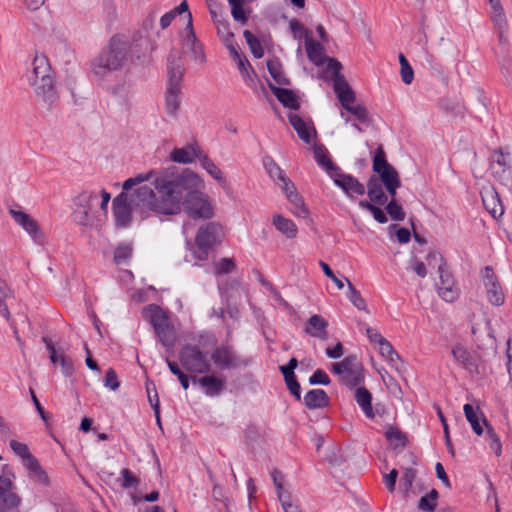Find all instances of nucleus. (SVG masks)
<instances>
[{
	"label": "nucleus",
	"mask_w": 512,
	"mask_h": 512,
	"mask_svg": "<svg viewBox=\"0 0 512 512\" xmlns=\"http://www.w3.org/2000/svg\"><path fill=\"white\" fill-rule=\"evenodd\" d=\"M153 184L156 193L147 185L138 191L136 201L146 202L153 212L163 215H176L184 211L193 219H209L213 207L208 197L198 191L200 179L190 169L177 171L175 167L156 173Z\"/></svg>",
	"instance_id": "obj_1"
},
{
	"label": "nucleus",
	"mask_w": 512,
	"mask_h": 512,
	"mask_svg": "<svg viewBox=\"0 0 512 512\" xmlns=\"http://www.w3.org/2000/svg\"><path fill=\"white\" fill-rule=\"evenodd\" d=\"M129 53V43L118 35L113 36L107 47L91 61L93 74L103 79L108 74L122 69L128 61Z\"/></svg>",
	"instance_id": "obj_2"
},
{
	"label": "nucleus",
	"mask_w": 512,
	"mask_h": 512,
	"mask_svg": "<svg viewBox=\"0 0 512 512\" xmlns=\"http://www.w3.org/2000/svg\"><path fill=\"white\" fill-rule=\"evenodd\" d=\"M184 66L180 53L171 50L167 57L168 81L165 90L164 109L167 115L176 117L182 100Z\"/></svg>",
	"instance_id": "obj_3"
},
{
	"label": "nucleus",
	"mask_w": 512,
	"mask_h": 512,
	"mask_svg": "<svg viewBox=\"0 0 512 512\" xmlns=\"http://www.w3.org/2000/svg\"><path fill=\"white\" fill-rule=\"evenodd\" d=\"M143 316L152 325L161 344L166 348L173 347L175 343L174 329L163 309L156 304H150L143 309Z\"/></svg>",
	"instance_id": "obj_4"
},
{
	"label": "nucleus",
	"mask_w": 512,
	"mask_h": 512,
	"mask_svg": "<svg viewBox=\"0 0 512 512\" xmlns=\"http://www.w3.org/2000/svg\"><path fill=\"white\" fill-rule=\"evenodd\" d=\"M222 241V226L216 222H207L199 227L195 237L194 257L207 260L209 253Z\"/></svg>",
	"instance_id": "obj_5"
},
{
	"label": "nucleus",
	"mask_w": 512,
	"mask_h": 512,
	"mask_svg": "<svg viewBox=\"0 0 512 512\" xmlns=\"http://www.w3.org/2000/svg\"><path fill=\"white\" fill-rule=\"evenodd\" d=\"M141 187L137 188L130 197L125 192H122L113 199V215L117 227H128L131 223L132 212L138 208H146L153 211L146 202L137 203V194Z\"/></svg>",
	"instance_id": "obj_6"
},
{
	"label": "nucleus",
	"mask_w": 512,
	"mask_h": 512,
	"mask_svg": "<svg viewBox=\"0 0 512 512\" xmlns=\"http://www.w3.org/2000/svg\"><path fill=\"white\" fill-rule=\"evenodd\" d=\"M178 358L181 366L189 373L207 374L212 370L208 353L202 351L198 345L183 346Z\"/></svg>",
	"instance_id": "obj_7"
},
{
	"label": "nucleus",
	"mask_w": 512,
	"mask_h": 512,
	"mask_svg": "<svg viewBox=\"0 0 512 512\" xmlns=\"http://www.w3.org/2000/svg\"><path fill=\"white\" fill-rule=\"evenodd\" d=\"M336 86V95L343 109L351 113L361 124L370 125L371 118L367 108L361 104L353 105L356 96L349 83L341 80Z\"/></svg>",
	"instance_id": "obj_8"
},
{
	"label": "nucleus",
	"mask_w": 512,
	"mask_h": 512,
	"mask_svg": "<svg viewBox=\"0 0 512 512\" xmlns=\"http://www.w3.org/2000/svg\"><path fill=\"white\" fill-rule=\"evenodd\" d=\"M209 360L213 361L219 369H232L248 365V361L242 360L229 345L215 347L210 354Z\"/></svg>",
	"instance_id": "obj_9"
},
{
	"label": "nucleus",
	"mask_w": 512,
	"mask_h": 512,
	"mask_svg": "<svg viewBox=\"0 0 512 512\" xmlns=\"http://www.w3.org/2000/svg\"><path fill=\"white\" fill-rule=\"evenodd\" d=\"M15 485L8 475H0V512L18 509L22 498L15 491Z\"/></svg>",
	"instance_id": "obj_10"
},
{
	"label": "nucleus",
	"mask_w": 512,
	"mask_h": 512,
	"mask_svg": "<svg viewBox=\"0 0 512 512\" xmlns=\"http://www.w3.org/2000/svg\"><path fill=\"white\" fill-rule=\"evenodd\" d=\"M509 154L501 149L495 150L491 157L490 169L496 179L505 186H512V167L508 161Z\"/></svg>",
	"instance_id": "obj_11"
},
{
	"label": "nucleus",
	"mask_w": 512,
	"mask_h": 512,
	"mask_svg": "<svg viewBox=\"0 0 512 512\" xmlns=\"http://www.w3.org/2000/svg\"><path fill=\"white\" fill-rule=\"evenodd\" d=\"M30 86L33 87L37 100L43 102L48 109H52V107L58 102L59 93L56 87L55 77L40 80L36 83L32 82Z\"/></svg>",
	"instance_id": "obj_12"
},
{
	"label": "nucleus",
	"mask_w": 512,
	"mask_h": 512,
	"mask_svg": "<svg viewBox=\"0 0 512 512\" xmlns=\"http://www.w3.org/2000/svg\"><path fill=\"white\" fill-rule=\"evenodd\" d=\"M481 275L489 302L495 306L502 305L504 303V293L492 267H484Z\"/></svg>",
	"instance_id": "obj_13"
},
{
	"label": "nucleus",
	"mask_w": 512,
	"mask_h": 512,
	"mask_svg": "<svg viewBox=\"0 0 512 512\" xmlns=\"http://www.w3.org/2000/svg\"><path fill=\"white\" fill-rule=\"evenodd\" d=\"M9 213L14 221L20 225L36 243H43L44 235L36 220H34L29 214L15 208H10Z\"/></svg>",
	"instance_id": "obj_14"
},
{
	"label": "nucleus",
	"mask_w": 512,
	"mask_h": 512,
	"mask_svg": "<svg viewBox=\"0 0 512 512\" xmlns=\"http://www.w3.org/2000/svg\"><path fill=\"white\" fill-rule=\"evenodd\" d=\"M332 179L349 198H353L354 195L362 196L365 194V186L356 177L343 173L341 169L332 176Z\"/></svg>",
	"instance_id": "obj_15"
},
{
	"label": "nucleus",
	"mask_w": 512,
	"mask_h": 512,
	"mask_svg": "<svg viewBox=\"0 0 512 512\" xmlns=\"http://www.w3.org/2000/svg\"><path fill=\"white\" fill-rule=\"evenodd\" d=\"M451 352L454 359L471 375H480L482 373L479 357L473 355L466 348L461 345H455Z\"/></svg>",
	"instance_id": "obj_16"
},
{
	"label": "nucleus",
	"mask_w": 512,
	"mask_h": 512,
	"mask_svg": "<svg viewBox=\"0 0 512 512\" xmlns=\"http://www.w3.org/2000/svg\"><path fill=\"white\" fill-rule=\"evenodd\" d=\"M444 266L445 263H440L438 266L440 276V283L437 285L438 294L446 302H453L458 297V291L452 275L444 269Z\"/></svg>",
	"instance_id": "obj_17"
},
{
	"label": "nucleus",
	"mask_w": 512,
	"mask_h": 512,
	"mask_svg": "<svg viewBox=\"0 0 512 512\" xmlns=\"http://www.w3.org/2000/svg\"><path fill=\"white\" fill-rule=\"evenodd\" d=\"M194 384H199L203 392L209 397L219 396L225 389V380L214 375H205L203 377L192 376Z\"/></svg>",
	"instance_id": "obj_18"
},
{
	"label": "nucleus",
	"mask_w": 512,
	"mask_h": 512,
	"mask_svg": "<svg viewBox=\"0 0 512 512\" xmlns=\"http://www.w3.org/2000/svg\"><path fill=\"white\" fill-rule=\"evenodd\" d=\"M54 73L52 72L51 66L46 56L40 55L35 56L32 62V70L28 74V82L31 85L32 82H39L40 80L53 78Z\"/></svg>",
	"instance_id": "obj_19"
},
{
	"label": "nucleus",
	"mask_w": 512,
	"mask_h": 512,
	"mask_svg": "<svg viewBox=\"0 0 512 512\" xmlns=\"http://www.w3.org/2000/svg\"><path fill=\"white\" fill-rule=\"evenodd\" d=\"M203 153L198 143L194 142L182 148H174L170 153V159L176 163L190 164L195 159L200 160Z\"/></svg>",
	"instance_id": "obj_20"
},
{
	"label": "nucleus",
	"mask_w": 512,
	"mask_h": 512,
	"mask_svg": "<svg viewBox=\"0 0 512 512\" xmlns=\"http://www.w3.org/2000/svg\"><path fill=\"white\" fill-rule=\"evenodd\" d=\"M372 169L381 179L387 175L398 173L397 170L387 161L386 153L382 145H379L374 151Z\"/></svg>",
	"instance_id": "obj_21"
},
{
	"label": "nucleus",
	"mask_w": 512,
	"mask_h": 512,
	"mask_svg": "<svg viewBox=\"0 0 512 512\" xmlns=\"http://www.w3.org/2000/svg\"><path fill=\"white\" fill-rule=\"evenodd\" d=\"M367 194L370 203H375L378 206H383L388 201V196L383 191V183L381 178L372 175L367 181Z\"/></svg>",
	"instance_id": "obj_22"
},
{
	"label": "nucleus",
	"mask_w": 512,
	"mask_h": 512,
	"mask_svg": "<svg viewBox=\"0 0 512 512\" xmlns=\"http://www.w3.org/2000/svg\"><path fill=\"white\" fill-rule=\"evenodd\" d=\"M268 86L273 93V95L278 99V101L286 108L292 109V110H299L300 109V103L298 100V97L295 95V93L286 88L275 86L273 83L268 81Z\"/></svg>",
	"instance_id": "obj_23"
},
{
	"label": "nucleus",
	"mask_w": 512,
	"mask_h": 512,
	"mask_svg": "<svg viewBox=\"0 0 512 512\" xmlns=\"http://www.w3.org/2000/svg\"><path fill=\"white\" fill-rule=\"evenodd\" d=\"M305 48L308 59L314 65H324L327 59V56L324 55V48L319 42L313 40L310 31H306Z\"/></svg>",
	"instance_id": "obj_24"
},
{
	"label": "nucleus",
	"mask_w": 512,
	"mask_h": 512,
	"mask_svg": "<svg viewBox=\"0 0 512 512\" xmlns=\"http://www.w3.org/2000/svg\"><path fill=\"white\" fill-rule=\"evenodd\" d=\"M314 158L317 164L324 169L327 174L332 176L340 169L329 156V152L326 147L322 144H316L313 147Z\"/></svg>",
	"instance_id": "obj_25"
},
{
	"label": "nucleus",
	"mask_w": 512,
	"mask_h": 512,
	"mask_svg": "<svg viewBox=\"0 0 512 512\" xmlns=\"http://www.w3.org/2000/svg\"><path fill=\"white\" fill-rule=\"evenodd\" d=\"M482 202L486 211L495 219L501 217L504 213V207L501 203L498 193L492 189L482 194Z\"/></svg>",
	"instance_id": "obj_26"
},
{
	"label": "nucleus",
	"mask_w": 512,
	"mask_h": 512,
	"mask_svg": "<svg viewBox=\"0 0 512 512\" xmlns=\"http://www.w3.org/2000/svg\"><path fill=\"white\" fill-rule=\"evenodd\" d=\"M186 29L189 30L186 44L190 47L191 58L199 63H204L206 61V58L203 46L197 40L196 35L194 33L191 13H189V22L187 24Z\"/></svg>",
	"instance_id": "obj_27"
},
{
	"label": "nucleus",
	"mask_w": 512,
	"mask_h": 512,
	"mask_svg": "<svg viewBox=\"0 0 512 512\" xmlns=\"http://www.w3.org/2000/svg\"><path fill=\"white\" fill-rule=\"evenodd\" d=\"M328 321L322 316L314 314L309 319L305 326V332L316 338L327 339Z\"/></svg>",
	"instance_id": "obj_28"
},
{
	"label": "nucleus",
	"mask_w": 512,
	"mask_h": 512,
	"mask_svg": "<svg viewBox=\"0 0 512 512\" xmlns=\"http://www.w3.org/2000/svg\"><path fill=\"white\" fill-rule=\"evenodd\" d=\"M23 465L29 471V476L40 484L47 485L49 480L39 461L30 453L22 459Z\"/></svg>",
	"instance_id": "obj_29"
},
{
	"label": "nucleus",
	"mask_w": 512,
	"mask_h": 512,
	"mask_svg": "<svg viewBox=\"0 0 512 512\" xmlns=\"http://www.w3.org/2000/svg\"><path fill=\"white\" fill-rule=\"evenodd\" d=\"M272 224L278 232L288 239H294L297 237L298 228L291 219L280 214H275L272 218Z\"/></svg>",
	"instance_id": "obj_30"
},
{
	"label": "nucleus",
	"mask_w": 512,
	"mask_h": 512,
	"mask_svg": "<svg viewBox=\"0 0 512 512\" xmlns=\"http://www.w3.org/2000/svg\"><path fill=\"white\" fill-rule=\"evenodd\" d=\"M304 404L311 410L325 408L329 405V397L323 389H312L304 396Z\"/></svg>",
	"instance_id": "obj_31"
},
{
	"label": "nucleus",
	"mask_w": 512,
	"mask_h": 512,
	"mask_svg": "<svg viewBox=\"0 0 512 512\" xmlns=\"http://www.w3.org/2000/svg\"><path fill=\"white\" fill-rule=\"evenodd\" d=\"M355 400L361 407L367 418H374L375 413L372 408V395L365 387H358L355 391Z\"/></svg>",
	"instance_id": "obj_32"
},
{
	"label": "nucleus",
	"mask_w": 512,
	"mask_h": 512,
	"mask_svg": "<svg viewBox=\"0 0 512 512\" xmlns=\"http://www.w3.org/2000/svg\"><path fill=\"white\" fill-rule=\"evenodd\" d=\"M364 369L361 363H357L349 372L341 377L342 383L353 389L364 382Z\"/></svg>",
	"instance_id": "obj_33"
},
{
	"label": "nucleus",
	"mask_w": 512,
	"mask_h": 512,
	"mask_svg": "<svg viewBox=\"0 0 512 512\" xmlns=\"http://www.w3.org/2000/svg\"><path fill=\"white\" fill-rule=\"evenodd\" d=\"M201 166L207 171V173L213 177L219 185L222 187H225L227 184L226 178L223 176L222 171L220 168L209 158L208 155L203 153V155L200 156L199 160Z\"/></svg>",
	"instance_id": "obj_34"
},
{
	"label": "nucleus",
	"mask_w": 512,
	"mask_h": 512,
	"mask_svg": "<svg viewBox=\"0 0 512 512\" xmlns=\"http://www.w3.org/2000/svg\"><path fill=\"white\" fill-rule=\"evenodd\" d=\"M463 410L465 417L467 421L471 424L473 431L477 435H481L483 433V427L480 423V420H482V412L479 410V408L475 410L471 404H465Z\"/></svg>",
	"instance_id": "obj_35"
},
{
	"label": "nucleus",
	"mask_w": 512,
	"mask_h": 512,
	"mask_svg": "<svg viewBox=\"0 0 512 512\" xmlns=\"http://www.w3.org/2000/svg\"><path fill=\"white\" fill-rule=\"evenodd\" d=\"M289 123L294 128V130L297 132L298 137L304 141L305 143L311 142V135L310 132L304 122V120L297 114L290 113L288 115Z\"/></svg>",
	"instance_id": "obj_36"
},
{
	"label": "nucleus",
	"mask_w": 512,
	"mask_h": 512,
	"mask_svg": "<svg viewBox=\"0 0 512 512\" xmlns=\"http://www.w3.org/2000/svg\"><path fill=\"white\" fill-rule=\"evenodd\" d=\"M385 437L393 449L404 448L408 442L405 433L393 426H389L386 430Z\"/></svg>",
	"instance_id": "obj_37"
},
{
	"label": "nucleus",
	"mask_w": 512,
	"mask_h": 512,
	"mask_svg": "<svg viewBox=\"0 0 512 512\" xmlns=\"http://www.w3.org/2000/svg\"><path fill=\"white\" fill-rule=\"evenodd\" d=\"M491 18L495 27L497 28L499 41H506L504 33L506 32L507 29V20L502 7L497 8V6H494V11L492 12Z\"/></svg>",
	"instance_id": "obj_38"
},
{
	"label": "nucleus",
	"mask_w": 512,
	"mask_h": 512,
	"mask_svg": "<svg viewBox=\"0 0 512 512\" xmlns=\"http://www.w3.org/2000/svg\"><path fill=\"white\" fill-rule=\"evenodd\" d=\"M358 363L356 355H348L341 362L333 363L331 365V372L340 376H344Z\"/></svg>",
	"instance_id": "obj_39"
},
{
	"label": "nucleus",
	"mask_w": 512,
	"mask_h": 512,
	"mask_svg": "<svg viewBox=\"0 0 512 512\" xmlns=\"http://www.w3.org/2000/svg\"><path fill=\"white\" fill-rule=\"evenodd\" d=\"M12 296V290L8 286L7 282L0 276V314L7 320L10 321V311L7 306V298Z\"/></svg>",
	"instance_id": "obj_40"
},
{
	"label": "nucleus",
	"mask_w": 512,
	"mask_h": 512,
	"mask_svg": "<svg viewBox=\"0 0 512 512\" xmlns=\"http://www.w3.org/2000/svg\"><path fill=\"white\" fill-rule=\"evenodd\" d=\"M228 3L231 6V14L234 20L245 25L248 22L249 12H246L244 9V1L228 0Z\"/></svg>",
	"instance_id": "obj_41"
},
{
	"label": "nucleus",
	"mask_w": 512,
	"mask_h": 512,
	"mask_svg": "<svg viewBox=\"0 0 512 512\" xmlns=\"http://www.w3.org/2000/svg\"><path fill=\"white\" fill-rule=\"evenodd\" d=\"M267 69L271 77L279 84L289 86L290 80L283 74L281 70V64L277 60H268Z\"/></svg>",
	"instance_id": "obj_42"
},
{
	"label": "nucleus",
	"mask_w": 512,
	"mask_h": 512,
	"mask_svg": "<svg viewBox=\"0 0 512 512\" xmlns=\"http://www.w3.org/2000/svg\"><path fill=\"white\" fill-rule=\"evenodd\" d=\"M288 201L293 205L292 213L299 218H306L309 215V210L306 207L302 196L296 192L287 197Z\"/></svg>",
	"instance_id": "obj_43"
},
{
	"label": "nucleus",
	"mask_w": 512,
	"mask_h": 512,
	"mask_svg": "<svg viewBox=\"0 0 512 512\" xmlns=\"http://www.w3.org/2000/svg\"><path fill=\"white\" fill-rule=\"evenodd\" d=\"M438 497V491L436 489H432L428 494L420 498L418 502V509L423 512H434Z\"/></svg>",
	"instance_id": "obj_44"
},
{
	"label": "nucleus",
	"mask_w": 512,
	"mask_h": 512,
	"mask_svg": "<svg viewBox=\"0 0 512 512\" xmlns=\"http://www.w3.org/2000/svg\"><path fill=\"white\" fill-rule=\"evenodd\" d=\"M243 36L247 42V45L250 48L252 55L256 59L262 58L264 55V50L259 39L249 30H245L243 32Z\"/></svg>",
	"instance_id": "obj_45"
},
{
	"label": "nucleus",
	"mask_w": 512,
	"mask_h": 512,
	"mask_svg": "<svg viewBox=\"0 0 512 512\" xmlns=\"http://www.w3.org/2000/svg\"><path fill=\"white\" fill-rule=\"evenodd\" d=\"M98 198L97 194L93 191H83L74 200L77 207L83 210L91 211L94 206V201Z\"/></svg>",
	"instance_id": "obj_46"
},
{
	"label": "nucleus",
	"mask_w": 512,
	"mask_h": 512,
	"mask_svg": "<svg viewBox=\"0 0 512 512\" xmlns=\"http://www.w3.org/2000/svg\"><path fill=\"white\" fill-rule=\"evenodd\" d=\"M360 208L369 211L373 218L380 224H385L388 221V218L385 214V212L378 207L375 203H370L367 200H360L359 201Z\"/></svg>",
	"instance_id": "obj_47"
},
{
	"label": "nucleus",
	"mask_w": 512,
	"mask_h": 512,
	"mask_svg": "<svg viewBox=\"0 0 512 512\" xmlns=\"http://www.w3.org/2000/svg\"><path fill=\"white\" fill-rule=\"evenodd\" d=\"M264 167L269 174V176L275 181L278 182L281 179H284L286 176L285 172L280 168V166L273 160L272 157H265L263 159Z\"/></svg>",
	"instance_id": "obj_48"
},
{
	"label": "nucleus",
	"mask_w": 512,
	"mask_h": 512,
	"mask_svg": "<svg viewBox=\"0 0 512 512\" xmlns=\"http://www.w3.org/2000/svg\"><path fill=\"white\" fill-rule=\"evenodd\" d=\"M327 69L333 72V88L336 93V85L340 84V81L347 82L344 75L340 73L342 69V64L336 58L327 57Z\"/></svg>",
	"instance_id": "obj_49"
},
{
	"label": "nucleus",
	"mask_w": 512,
	"mask_h": 512,
	"mask_svg": "<svg viewBox=\"0 0 512 512\" xmlns=\"http://www.w3.org/2000/svg\"><path fill=\"white\" fill-rule=\"evenodd\" d=\"M133 247L130 243H120L114 250L113 260L116 264H122L132 256Z\"/></svg>",
	"instance_id": "obj_50"
},
{
	"label": "nucleus",
	"mask_w": 512,
	"mask_h": 512,
	"mask_svg": "<svg viewBox=\"0 0 512 512\" xmlns=\"http://www.w3.org/2000/svg\"><path fill=\"white\" fill-rule=\"evenodd\" d=\"M381 181L391 199H396L397 189L401 186L399 173L387 175Z\"/></svg>",
	"instance_id": "obj_51"
},
{
	"label": "nucleus",
	"mask_w": 512,
	"mask_h": 512,
	"mask_svg": "<svg viewBox=\"0 0 512 512\" xmlns=\"http://www.w3.org/2000/svg\"><path fill=\"white\" fill-rule=\"evenodd\" d=\"M385 205L386 212L391 219L395 221H403L405 219L406 214L397 199H390V201H387Z\"/></svg>",
	"instance_id": "obj_52"
},
{
	"label": "nucleus",
	"mask_w": 512,
	"mask_h": 512,
	"mask_svg": "<svg viewBox=\"0 0 512 512\" xmlns=\"http://www.w3.org/2000/svg\"><path fill=\"white\" fill-rule=\"evenodd\" d=\"M481 416H482L483 424L487 427V434L490 439V448L495 452V454L497 456H500L501 452H502L501 441H500L499 437L497 436V434L495 433V431L488 425L487 420H486L485 416L483 415V413H481Z\"/></svg>",
	"instance_id": "obj_53"
},
{
	"label": "nucleus",
	"mask_w": 512,
	"mask_h": 512,
	"mask_svg": "<svg viewBox=\"0 0 512 512\" xmlns=\"http://www.w3.org/2000/svg\"><path fill=\"white\" fill-rule=\"evenodd\" d=\"M345 280L348 282V298L353 303V305L359 309V310H365L366 309V302L361 296L360 292L356 290V288L353 286V284L345 278Z\"/></svg>",
	"instance_id": "obj_54"
},
{
	"label": "nucleus",
	"mask_w": 512,
	"mask_h": 512,
	"mask_svg": "<svg viewBox=\"0 0 512 512\" xmlns=\"http://www.w3.org/2000/svg\"><path fill=\"white\" fill-rule=\"evenodd\" d=\"M380 353L383 357L387 358L390 362H394L395 360H400L399 354L393 348L392 344L387 340H383L379 344Z\"/></svg>",
	"instance_id": "obj_55"
},
{
	"label": "nucleus",
	"mask_w": 512,
	"mask_h": 512,
	"mask_svg": "<svg viewBox=\"0 0 512 512\" xmlns=\"http://www.w3.org/2000/svg\"><path fill=\"white\" fill-rule=\"evenodd\" d=\"M236 62L243 79L246 82L253 81L252 74L255 75V72L247 58L243 56L242 58H239Z\"/></svg>",
	"instance_id": "obj_56"
},
{
	"label": "nucleus",
	"mask_w": 512,
	"mask_h": 512,
	"mask_svg": "<svg viewBox=\"0 0 512 512\" xmlns=\"http://www.w3.org/2000/svg\"><path fill=\"white\" fill-rule=\"evenodd\" d=\"M214 266L216 275L231 273L236 268V264L231 258H222Z\"/></svg>",
	"instance_id": "obj_57"
},
{
	"label": "nucleus",
	"mask_w": 512,
	"mask_h": 512,
	"mask_svg": "<svg viewBox=\"0 0 512 512\" xmlns=\"http://www.w3.org/2000/svg\"><path fill=\"white\" fill-rule=\"evenodd\" d=\"M417 476V471L413 468H405L401 477V486L405 492L412 489L413 482Z\"/></svg>",
	"instance_id": "obj_58"
},
{
	"label": "nucleus",
	"mask_w": 512,
	"mask_h": 512,
	"mask_svg": "<svg viewBox=\"0 0 512 512\" xmlns=\"http://www.w3.org/2000/svg\"><path fill=\"white\" fill-rule=\"evenodd\" d=\"M217 33L223 38L224 42H229L234 34L230 31L229 23L223 19H215Z\"/></svg>",
	"instance_id": "obj_59"
},
{
	"label": "nucleus",
	"mask_w": 512,
	"mask_h": 512,
	"mask_svg": "<svg viewBox=\"0 0 512 512\" xmlns=\"http://www.w3.org/2000/svg\"><path fill=\"white\" fill-rule=\"evenodd\" d=\"M61 366L62 373L65 377H71L74 373L73 361L66 357L62 352L58 355V363Z\"/></svg>",
	"instance_id": "obj_60"
},
{
	"label": "nucleus",
	"mask_w": 512,
	"mask_h": 512,
	"mask_svg": "<svg viewBox=\"0 0 512 512\" xmlns=\"http://www.w3.org/2000/svg\"><path fill=\"white\" fill-rule=\"evenodd\" d=\"M104 386L115 391L120 386V381L118 380V376L116 371L113 368H109L106 371L104 378Z\"/></svg>",
	"instance_id": "obj_61"
},
{
	"label": "nucleus",
	"mask_w": 512,
	"mask_h": 512,
	"mask_svg": "<svg viewBox=\"0 0 512 512\" xmlns=\"http://www.w3.org/2000/svg\"><path fill=\"white\" fill-rule=\"evenodd\" d=\"M153 174H154V172L151 171V172L147 173L146 175L139 174L136 177L128 178L123 183V190L128 191V190L132 189V187H134L135 185H138L144 181L150 180Z\"/></svg>",
	"instance_id": "obj_62"
},
{
	"label": "nucleus",
	"mask_w": 512,
	"mask_h": 512,
	"mask_svg": "<svg viewBox=\"0 0 512 512\" xmlns=\"http://www.w3.org/2000/svg\"><path fill=\"white\" fill-rule=\"evenodd\" d=\"M122 484L123 488H130L137 486L139 484V479L128 469L124 468L121 471Z\"/></svg>",
	"instance_id": "obj_63"
},
{
	"label": "nucleus",
	"mask_w": 512,
	"mask_h": 512,
	"mask_svg": "<svg viewBox=\"0 0 512 512\" xmlns=\"http://www.w3.org/2000/svg\"><path fill=\"white\" fill-rule=\"evenodd\" d=\"M311 385H328L330 384V378L327 373L322 369H317L309 378Z\"/></svg>",
	"instance_id": "obj_64"
}]
</instances>
